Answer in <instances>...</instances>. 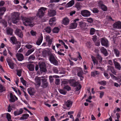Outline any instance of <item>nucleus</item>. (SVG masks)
I'll list each match as a JSON object with an SVG mask.
<instances>
[{
	"mask_svg": "<svg viewBox=\"0 0 121 121\" xmlns=\"http://www.w3.org/2000/svg\"><path fill=\"white\" fill-rule=\"evenodd\" d=\"M22 19L23 24L26 26H29L32 27L35 25L34 23L32 22V20H31V19L23 17Z\"/></svg>",
	"mask_w": 121,
	"mask_h": 121,
	"instance_id": "f257e3e1",
	"label": "nucleus"
},
{
	"mask_svg": "<svg viewBox=\"0 0 121 121\" xmlns=\"http://www.w3.org/2000/svg\"><path fill=\"white\" fill-rule=\"evenodd\" d=\"M91 58L92 59L93 63L95 65V64H98V61L100 63L102 62L103 58L99 53H98L96 55L95 57H94L93 56H91Z\"/></svg>",
	"mask_w": 121,
	"mask_h": 121,
	"instance_id": "f03ea898",
	"label": "nucleus"
},
{
	"mask_svg": "<svg viewBox=\"0 0 121 121\" xmlns=\"http://www.w3.org/2000/svg\"><path fill=\"white\" fill-rule=\"evenodd\" d=\"M47 9L46 8L42 7L39 9L38 10L36 16L39 17L41 18L43 17L45 13V11Z\"/></svg>",
	"mask_w": 121,
	"mask_h": 121,
	"instance_id": "7ed1b4c3",
	"label": "nucleus"
},
{
	"mask_svg": "<svg viewBox=\"0 0 121 121\" xmlns=\"http://www.w3.org/2000/svg\"><path fill=\"white\" fill-rule=\"evenodd\" d=\"M19 14L17 13H14L12 16V21L14 23H16L19 19Z\"/></svg>",
	"mask_w": 121,
	"mask_h": 121,
	"instance_id": "20e7f679",
	"label": "nucleus"
},
{
	"mask_svg": "<svg viewBox=\"0 0 121 121\" xmlns=\"http://www.w3.org/2000/svg\"><path fill=\"white\" fill-rule=\"evenodd\" d=\"M39 67L40 72L41 73L43 72L45 73L47 71L46 65L44 62H42L39 65Z\"/></svg>",
	"mask_w": 121,
	"mask_h": 121,
	"instance_id": "39448f33",
	"label": "nucleus"
},
{
	"mask_svg": "<svg viewBox=\"0 0 121 121\" xmlns=\"http://www.w3.org/2000/svg\"><path fill=\"white\" fill-rule=\"evenodd\" d=\"M77 70H78V72L77 73V75L80 78V80L82 81L83 80V79L84 78L83 76L84 74L83 70L81 68H78Z\"/></svg>",
	"mask_w": 121,
	"mask_h": 121,
	"instance_id": "423d86ee",
	"label": "nucleus"
},
{
	"mask_svg": "<svg viewBox=\"0 0 121 121\" xmlns=\"http://www.w3.org/2000/svg\"><path fill=\"white\" fill-rule=\"evenodd\" d=\"M79 20V19H75L73 21L74 22L70 24V26L69 27V29H71L76 28L77 27L78 25L77 22H78Z\"/></svg>",
	"mask_w": 121,
	"mask_h": 121,
	"instance_id": "0eeeda50",
	"label": "nucleus"
},
{
	"mask_svg": "<svg viewBox=\"0 0 121 121\" xmlns=\"http://www.w3.org/2000/svg\"><path fill=\"white\" fill-rule=\"evenodd\" d=\"M90 12L86 10H82L81 11V14L84 17H88L91 15Z\"/></svg>",
	"mask_w": 121,
	"mask_h": 121,
	"instance_id": "6e6552de",
	"label": "nucleus"
},
{
	"mask_svg": "<svg viewBox=\"0 0 121 121\" xmlns=\"http://www.w3.org/2000/svg\"><path fill=\"white\" fill-rule=\"evenodd\" d=\"M101 43L102 46H105L106 47L108 46V41L106 39L104 38H101Z\"/></svg>",
	"mask_w": 121,
	"mask_h": 121,
	"instance_id": "1a4fd4ad",
	"label": "nucleus"
},
{
	"mask_svg": "<svg viewBox=\"0 0 121 121\" xmlns=\"http://www.w3.org/2000/svg\"><path fill=\"white\" fill-rule=\"evenodd\" d=\"M78 26L82 30H84L86 27V24L84 22L82 21L78 22Z\"/></svg>",
	"mask_w": 121,
	"mask_h": 121,
	"instance_id": "9d476101",
	"label": "nucleus"
},
{
	"mask_svg": "<svg viewBox=\"0 0 121 121\" xmlns=\"http://www.w3.org/2000/svg\"><path fill=\"white\" fill-rule=\"evenodd\" d=\"M114 28L121 29V22L120 21L115 22L113 25Z\"/></svg>",
	"mask_w": 121,
	"mask_h": 121,
	"instance_id": "9b49d317",
	"label": "nucleus"
},
{
	"mask_svg": "<svg viewBox=\"0 0 121 121\" xmlns=\"http://www.w3.org/2000/svg\"><path fill=\"white\" fill-rule=\"evenodd\" d=\"M69 82L71 85L74 87L77 86L79 84V83L78 82H76L75 80L74 79L70 80Z\"/></svg>",
	"mask_w": 121,
	"mask_h": 121,
	"instance_id": "f8f14e48",
	"label": "nucleus"
},
{
	"mask_svg": "<svg viewBox=\"0 0 121 121\" xmlns=\"http://www.w3.org/2000/svg\"><path fill=\"white\" fill-rule=\"evenodd\" d=\"M42 84L41 86L43 88H46L48 85V83L47 82V79H41Z\"/></svg>",
	"mask_w": 121,
	"mask_h": 121,
	"instance_id": "ddd939ff",
	"label": "nucleus"
},
{
	"mask_svg": "<svg viewBox=\"0 0 121 121\" xmlns=\"http://www.w3.org/2000/svg\"><path fill=\"white\" fill-rule=\"evenodd\" d=\"M16 56L18 60L19 61H22L24 59V56L23 55L20 53H17Z\"/></svg>",
	"mask_w": 121,
	"mask_h": 121,
	"instance_id": "4468645a",
	"label": "nucleus"
},
{
	"mask_svg": "<svg viewBox=\"0 0 121 121\" xmlns=\"http://www.w3.org/2000/svg\"><path fill=\"white\" fill-rule=\"evenodd\" d=\"M15 34L19 37L22 38L23 36V34L21 30L17 29H16L15 32Z\"/></svg>",
	"mask_w": 121,
	"mask_h": 121,
	"instance_id": "2eb2a0df",
	"label": "nucleus"
},
{
	"mask_svg": "<svg viewBox=\"0 0 121 121\" xmlns=\"http://www.w3.org/2000/svg\"><path fill=\"white\" fill-rule=\"evenodd\" d=\"M28 93L30 95H34L35 93V91L34 88L30 87L27 89Z\"/></svg>",
	"mask_w": 121,
	"mask_h": 121,
	"instance_id": "dca6fc26",
	"label": "nucleus"
},
{
	"mask_svg": "<svg viewBox=\"0 0 121 121\" xmlns=\"http://www.w3.org/2000/svg\"><path fill=\"white\" fill-rule=\"evenodd\" d=\"M100 51L103 54L104 56H107L108 55V52L106 49L104 47H102L100 49Z\"/></svg>",
	"mask_w": 121,
	"mask_h": 121,
	"instance_id": "f3484780",
	"label": "nucleus"
},
{
	"mask_svg": "<svg viewBox=\"0 0 121 121\" xmlns=\"http://www.w3.org/2000/svg\"><path fill=\"white\" fill-rule=\"evenodd\" d=\"M56 21V19L55 17H53V18H51L49 21V24L50 25L52 26L53 25H54L56 23L55 22Z\"/></svg>",
	"mask_w": 121,
	"mask_h": 121,
	"instance_id": "a211bd4d",
	"label": "nucleus"
},
{
	"mask_svg": "<svg viewBox=\"0 0 121 121\" xmlns=\"http://www.w3.org/2000/svg\"><path fill=\"white\" fill-rule=\"evenodd\" d=\"M102 2L101 1H100L99 3V5L100 6L101 9L104 11H106L107 10V7L104 5L102 4H101L102 3Z\"/></svg>",
	"mask_w": 121,
	"mask_h": 121,
	"instance_id": "6ab92c4d",
	"label": "nucleus"
},
{
	"mask_svg": "<svg viewBox=\"0 0 121 121\" xmlns=\"http://www.w3.org/2000/svg\"><path fill=\"white\" fill-rule=\"evenodd\" d=\"M43 37L42 35L41 34L40 37L38 39L36 42V44L38 45H39L42 42Z\"/></svg>",
	"mask_w": 121,
	"mask_h": 121,
	"instance_id": "aec40b11",
	"label": "nucleus"
},
{
	"mask_svg": "<svg viewBox=\"0 0 121 121\" xmlns=\"http://www.w3.org/2000/svg\"><path fill=\"white\" fill-rule=\"evenodd\" d=\"M27 67L30 71H32L34 70L35 66L33 64H28Z\"/></svg>",
	"mask_w": 121,
	"mask_h": 121,
	"instance_id": "412c9836",
	"label": "nucleus"
},
{
	"mask_svg": "<svg viewBox=\"0 0 121 121\" xmlns=\"http://www.w3.org/2000/svg\"><path fill=\"white\" fill-rule=\"evenodd\" d=\"M73 104V102L70 100H68L65 103V105L67 107H70Z\"/></svg>",
	"mask_w": 121,
	"mask_h": 121,
	"instance_id": "4be33fe9",
	"label": "nucleus"
},
{
	"mask_svg": "<svg viewBox=\"0 0 121 121\" xmlns=\"http://www.w3.org/2000/svg\"><path fill=\"white\" fill-rule=\"evenodd\" d=\"M29 115L27 113H25L22 115V116L21 117L19 120H23L27 119L29 117Z\"/></svg>",
	"mask_w": 121,
	"mask_h": 121,
	"instance_id": "5701e85b",
	"label": "nucleus"
},
{
	"mask_svg": "<svg viewBox=\"0 0 121 121\" xmlns=\"http://www.w3.org/2000/svg\"><path fill=\"white\" fill-rule=\"evenodd\" d=\"M108 69L107 70L108 71L110 70L111 72L113 74H115L116 72L115 71V69L114 68V67H112L110 65H108L107 66Z\"/></svg>",
	"mask_w": 121,
	"mask_h": 121,
	"instance_id": "b1692460",
	"label": "nucleus"
},
{
	"mask_svg": "<svg viewBox=\"0 0 121 121\" xmlns=\"http://www.w3.org/2000/svg\"><path fill=\"white\" fill-rule=\"evenodd\" d=\"M50 37L49 36H47L46 37V40L48 43V45L50 46L52 42V39H50Z\"/></svg>",
	"mask_w": 121,
	"mask_h": 121,
	"instance_id": "393cba45",
	"label": "nucleus"
},
{
	"mask_svg": "<svg viewBox=\"0 0 121 121\" xmlns=\"http://www.w3.org/2000/svg\"><path fill=\"white\" fill-rule=\"evenodd\" d=\"M69 20L67 17L64 18L62 20V24L65 25H67L69 23Z\"/></svg>",
	"mask_w": 121,
	"mask_h": 121,
	"instance_id": "a878e982",
	"label": "nucleus"
},
{
	"mask_svg": "<svg viewBox=\"0 0 121 121\" xmlns=\"http://www.w3.org/2000/svg\"><path fill=\"white\" fill-rule=\"evenodd\" d=\"M56 13L54 10H50L48 12V15L50 17L54 16L56 15Z\"/></svg>",
	"mask_w": 121,
	"mask_h": 121,
	"instance_id": "bb28decb",
	"label": "nucleus"
},
{
	"mask_svg": "<svg viewBox=\"0 0 121 121\" xmlns=\"http://www.w3.org/2000/svg\"><path fill=\"white\" fill-rule=\"evenodd\" d=\"M13 30L11 28L8 27L6 29V32L8 35H12Z\"/></svg>",
	"mask_w": 121,
	"mask_h": 121,
	"instance_id": "cd10ccee",
	"label": "nucleus"
},
{
	"mask_svg": "<svg viewBox=\"0 0 121 121\" xmlns=\"http://www.w3.org/2000/svg\"><path fill=\"white\" fill-rule=\"evenodd\" d=\"M51 53V52L46 50H44L42 52L43 55L45 57L47 56H49Z\"/></svg>",
	"mask_w": 121,
	"mask_h": 121,
	"instance_id": "c85d7f7f",
	"label": "nucleus"
},
{
	"mask_svg": "<svg viewBox=\"0 0 121 121\" xmlns=\"http://www.w3.org/2000/svg\"><path fill=\"white\" fill-rule=\"evenodd\" d=\"M74 0H71L66 4V6L68 7H71L74 4Z\"/></svg>",
	"mask_w": 121,
	"mask_h": 121,
	"instance_id": "c756f323",
	"label": "nucleus"
},
{
	"mask_svg": "<svg viewBox=\"0 0 121 121\" xmlns=\"http://www.w3.org/2000/svg\"><path fill=\"white\" fill-rule=\"evenodd\" d=\"M114 63L115 67L117 69L120 70L121 68V67L119 64L117 62L114 61Z\"/></svg>",
	"mask_w": 121,
	"mask_h": 121,
	"instance_id": "7c9ffc66",
	"label": "nucleus"
},
{
	"mask_svg": "<svg viewBox=\"0 0 121 121\" xmlns=\"http://www.w3.org/2000/svg\"><path fill=\"white\" fill-rule=\"evenodd\" d=\"M34 50L35 49L33 48L29 50L26 53L25 56H28L32 53Z\"/></svg>",
	"mask_w": 121,
	"mask_h": 121,
	"instance_id": "2f4dec72",
	"label": "nucleus"
},
{
	"mask_svg": "<svg viewBox=\"0 0 121 121\" xmlns=\"http://www.w3.org/2000/svg\"><path fill=\"white\" fill-rule=\"evenodd\" d=\"M10 39L12 42L13 44H17V43L16 39L15 37H11L10 38Z\"/></svg>",
	"mask_w": 121,
	"mask_h": 121,
	"instance_id": "473e14b6",
	"label": "nucleus"
},
{
	"mask_svg": "<svg viewBox=\"0 0 121 121\" xmlns=\"http://www.w3.org/2000/svg\"><path fill=\"white\" fill-rule=\"evenodd\" d=\"M10 97L11 99L10 101L12 102H14L15 101V100L13 97V94L12 93H10Z\"/></svg>",
	"mask_w": 121,
	"mask_h": 121,
	"instance_id": "72a5a7b5",
	"label": "nucleus"
},
{
	"mask_svg": "<svg viewBox=\"0 0 121 121\" xmlns=\"http://www.w3.org/2000/svg\"><path fill=\"white\" fill-rule=\"evenodd\" d=\"M44 30L48 33H50L51 31V29L50 26H48L45 28Z\"/></svg>",
	"mask_w": 121,
	"mask_h": 121,
	"instance_id": "f704fd0d",
	"label": "nucleus"
},
{
	"mask_svg": "<svg viewBox=\"0 0 121 121\" xmlns=\"http://www.w3.org/2000/svg\"><path fill=\"white\" fill-rule=\"evenodd\" d=\"M60 29L57 27H55L52 30L53 33H58Z\"/></svg>",
	"mask_w": 121,
	"mask_h": 121,
	"instance_id": "c9c22d12",
	"label": "nucleus"
},
{
	"mask_svg": "<svg viewBox=\"0 0 121 121\" xmlns=\"http://www.w3.org/2000/svg\"><path fill=\"white\" fill-rule=\"evenodd\" d=\"M99 72L97 71H95L94 72H91V76L94 77L96 75L99 74Z\"/></svg>",
	"mask_w": 121,
	"mask_h": 121,
	"instance_id": "e433bc0d",
	"label": "nucleus"
},
{
	"mask_svg": "<svg viewBox=\"0 0 121 121\" xmlns=\"http://www.w3.org/2000/svg\"><path fill=\"white\" fill-rule=\"evenodd\" d=\"M0 23L4 26V27H6L7 26V22L5 20H2L0 21Z\"/></svg>",
	"mask_w": 121,
	"mask_h": 121,
	"instance_id": "4c0bfd02",
	"label": "nucleus"
},
{
	"mask_svg": "<svg viewBox=\"0 0 121 121\" xmlns=\"http://www.w3.org/2000/svg\"><path fill=\"white\" fill-rule=\"evenodd\" d=\"M113 50L116 56L117 57L119 56L120 55V53L118 50L116 48H114L113 49Z\"/></svg>",
	"mask_w": 121,
	"mask_h": 121,
	"instance_id": "58836bf2",
	"label": "nucleus"
},
{
	"mask_svg": "<svg viewBox=\"0 0 121 121\" xmlns=\"http://www.w3.org/2000/svg\"><path fill=\"white\" fill-rule=\"evenodd\" d=\"M55 59H56L55 57L51 53L50 55L49 56V59L50 61L51 62L52 61L54 60Z\"/></svg>",
	"mask_w": 121,
	"mask_h": 121,
	"instance_id": "ea45409f",
	"label": "nucleus"
},
{
	"mask_svg": "<svg viewBox=\"0 0 121 121\" xmlns=\"http://www.w3.org/2000/svg\"><path fill=\"white\" fill-rule=\"evenodd\" d=\"M95 32V30L94 28H91L90 31V34L91 35H93L94 34Z\"/></svg>",
	"mask_w": 121,
	"mask_h": 121,
	"instance_id": "a19ab883",
	"label": "nucleus"
},
{
	"mask_svg": "<svg viewBox=\"0 0 121 121\" xmlns=\"http://www.w3.org/2000/svg\"><path fill=\"white\" fill-rule=\"evenodd\" d=\"M36 84L38 85L39 86L40 85L41 82L40 79L39 78H37L36 79Z\"/></svg>",
	"mask_w": 121,
	"mask_h": 121,
	"instance_id": "79ce46f5",
	"label": "nucleus"
},
{
	"mask_svg": "<svg viewBox=\"0 0 121 121\" xmlns=\"http://www.w3.org/2000/svg\"><path fill=\"white\" fill-rule=\"evenodd\" d=\"M75 7L77 9V10H79L81 8V5H80V4L78 2H77L75 4Z\"/></svg>",
	"mask_w": 121,
	"mask_h": 121,
	"instance_id": "37998d69",
	"label": "nucleus"
},
{
	"mask_svg": "<svg viewBox=\"0 0 121 121\" xmlns=\"http://www.w3.org/2000/svg\"><path fill=\"white\" fill-rule=\"evenodd\" d=\"M20 80L21 82L24 85L26 86V81L24 80L23 79V77H21L20 78Z\"/></svg>",
	"mask_w": 121,
	"mask_h": 121,
	"instance_id": "c03bdc74",
	"label": "nucleus"
},
{
	"mask_svg": "<svg viewBox=\"0 0 121 121\" xmlns=\"http://www.w3.org/2000/svg\"><path fill=\"white\" fill-rule=\"evenodd\" d=\"M64 89L68 91H69L71 90V88L68 85L65 86L63 88Z\"/></svg>",
	"mask_w": 121,
	"mask_h": 121,
	"instance_id": "a18cd8bd",
	"label": "nucleus"
},
{
	"mask_svg": "<svg viewBox=\"0 0 121 121\" xmlns=\"http://www.w3.org/2000/svg\"><path fill=\"white\" fill-rule=\"evenodd\" d=\"M86 18L87 19V21L88 22L92 23L93 22V20L90 17L89 18Z\"/></svg>",
	"mask_w": 121,
	"mask_h": 121,
	"instance_id": "49530a36",
	"label": "nucleus"
},
{
	"mask_svg": "<svg viewBox=\"0 0 121 121\" xmlns=\"http://www.w3.org/2000/svg\"><path fill=\"white\" fill-rule=\"evenodd\" d=\"M98 83L103 86H105L107 84L106 82L105 81H101L99 82Z\"/></svg>",
	"mask_w": 121,
	"mask_h": 121,
	"instance_id": "de8ad7c7",
	"label": "nucleus"
},
{
	"mask_svg": "<svg viewBox=\"0 0 121 121\" xmlns=\"http://www.w3.org/2000/svg\"><path fill=\"white\" fill-rule=\"evenodd\" d=\"M6 117L8 121H12L11 120V115L9 113H7V114Z\"/></svg>",
	"mask_w": 121,
	"mask_h": 121,
	"instance_id": "09e8293b",
	"label": "nucleus"
},
{
	"mask_svg": "<svg viewBox=\"0 0 121 121\" xmlns=\"http://www.w3.org/2000/svg\"><path fill=\"white\" fill-rule=\"evenodd\" d=\"M51 63H52L54 65H56L58 64V62L57 60L55 59L54 60H53L51 62Z\"/></svg>",
	"mask_w": 121,
	"mask_h": 121,
	"instance_id": "8fccbe9b",
	"label": "nucleus"
},
{
	"mask_svg": "<svg viewBox=\"0 0 121 121\" xmlns=\"http://www.w3.org/2000/svg\"><path fill=\"white\" fill-rule=\"evenodd\" d=\"M53 71L54 73H58L59 71L57 68L56 67H54L53 68Z\"/></svg>",
	"mask_w": 121,
	"mask_h": 121,
	"instance_id": "3c124183",
	"label": "nucleus"
},
{
	"mask_svg": "<svg viewBox=\"0 0 121 121\" xmlns=\"http://www.w3.org/2000/svg\"><path fill=\"white\" fill-rule=\"evenodd\" d=\"M10 67L11 69H13L14 68V64L13 62H11L8 64Z\"/></svg>",
	"mask_w": 121,
	"mask_h": 121,
	"instance_id": "603ef678",
	"label": "nucleus"
},
{
	"mask_svg": "<svg viewBox=\"0 0 121 121\" xmlns=\"http://www.w3.org/2000/svg\"><path fill=\"white\" fill-rule=\"evenodd\" d=\"M59 91L61 94L65 95L66 93V92L65 91L61 89H59Z\"/></svg>",
	"mask_w": 121,
	"mask_h": 121,
	"instance_id": "864d4df0",
	"label": "nucleus"
},
{
	"mask_svg": "<svg viewBox=\"0 0 121 121\" xmlns=\"http://www.w3.org/2000/svg\"><path fill=\"white\" fill-rule=\"evenodd\" d=\"M76 87L75 88L76 91H77L80 90L81 88V85L79 84L76 86Z\"/></svg>",
	"mask_w": 121,
	"mask_h": 121,
	"instance_id": "5fc2aeb1",
	"label": "nucleus"
},
{
	"mask_svg": "<svg viewBox=\"0 0 121 121\" xmlns=\"http://www.w3.org/2000/svg\"><path fill=\"white\" fill-rule=\"evenodd\" d=\"M35 57L34 55H32L29 57L28 59L29 60H33L35 59Z\"/></svg>",
	"mask_w": 121,
	"mask_h": 121,
	"instance_id": "6e6d98bb",
	"label": "nucleus"
},
{
	"mask_svg": "<svg viewBox=\"0 0 121 121\" xmlns=\"http://www.w3.org/2000/svg\"><path fill=\"white\" fill-rule=\"evenodd\" d=\"M17 74L19 77L21 76L22 71L21 70H17Z\"/></svg>",
	"mask_w": 121,
	"mask_h": 121,
	"instance_id": "4d7b16f0",
	"label": "nucleus"
},
{
	"mask_svg": "<svg viewBox=\"0 0 121 121\" xmlns=\"http://www.w3.org/2000/svg\"><path fill=\"white\" fill-rule=\"evenodd\" d=\"M93 12L94 13H98L99 12V11L97 8H94L92 10Z\"/></svg>",
	"mask_w": 121,
	"mask_h": 121,
	"instance_id": "13d9d810",
	"label": "nucleus"
},
{
	"mask_svg": "<svg viewBox=\"0 0 121 121\" xmlns=\"http://www.w3.org/2000/svg\"><path fill=\"white\" fill-rule=\"evenodd\" d=\"M6 10V9L5 7H0V12L4 11L5 12Z\"/></svg>",
	"mask_w": 121,
	"mask_h": 121,
	"instance_id": "bf43d9fd",
	"label": "nucleus"
},
{
	"mask_svg": "<svg viewBox=\"0 0 121 121\" xmlns=\"http://www.w3.org/2000/svg\"><path fill=\"white\" fill-rule=\"evenodd\" d=\"M25 47L28 49H30L32 48V46L30 44H26V45Z\"/></svg>",
	"mask_w": 121,
	"mask_h": 121,
	"instance_id": "052dcab7",
	"label": "nucleus"
},
{
	"mask_svg": "<svg viewBox=\"0 0 121 121\" xmlns=\"http://www.w3.org/2000/svg\"><path fill=\"white\" fill-rule=\"evenodd\" d=\"M100 93H99V97L100 98H102L104 95V92L103 91H100Z\"/></svg>",
	"mask_w": 121,
	"mask_h": 121,
	"instance_id": "680f3d73",
	"label": "nucleus"
},
{
	"mask_svg": "<svg viewBox=\"0 0 121 121\" xmlns=\"http://www.w3.org/2000/svg\"><path fill=\"white\" fill-rule=\"evenodd\" d=\"M60 79H56L55 81V83L56 85H59L60 84Z\"/></svg>",
	"mask_w": 121,
	"mask_h": 121,
	"instance_id": "e2e57ef3",
	"label": "nucleus"
},
{
	"mask_svg": "<svg viewBox=\"0 0 121 121\" xmlns=\"http://www.w3.org/2000/svg\"><path fill=\"white\" fill-rule=\"evenodd\" d=\"M30 33L31 34V35L33 36H35L36 35V33L33 30H32L30 32Z\"/></svg>",
	"mask_w": 121,
	"mask_h": 121,
	"instance_id": "0e129e2a",
	"label": "nucleus"
},
{
	"mask_svg": "<svg viewBox=\"0 0 121 121\" xmlns=\"http://www.w3.org/2000/svg\"><path fill=\"white\" fill-rule=\"evenodd\" d=\"M93 38H92V40L94 42H95L97 39V36L96 35H94L93 36Z\"/></svg>",
	"mask_w": 121,
	"mask_h": 121,
	"instance_id": "69168bd1",
	"label": "nucleus"
},
{
	"mask_svg": "<svg viewBox=\"0 0 121 121\" xmlns=\"http://www.w3.org/2000/svg\"><path fill=\"white\" fill-rule=\"evenodd\" d=\"M14 115L15 116H17L20 115V114L18 113V110L15 111L14 112Z\"/></svg>",
	"mask_w": 121,
	"mask_h": 121,
	"instance_id": "338daca9",
	"label": "nucleus"
},
{
	"mask_svg": "<svg viewBox=\"0 0 121 121\" xmlns=\"http://www.w3.org/2000/svg\"><path fill=\"white\" fill-rule=\"evenodd\" d=\"M49 79L50 82H53L54 80V79L53 78V77L52 76H49Z\"/></svg>",
	"mask_w": 121,
	"mask_h": 121,
	"instance_id": "774afa93",
	"label": "nucleus"
}]
</instances>
